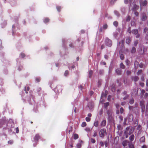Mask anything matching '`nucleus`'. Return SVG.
I'll return each mask as SVG.
<instances>
[{
  "instance_id": "f257e3e1",
  "label": "nucleus",
  "mask_w": 148,
  "mask_h": 148,
  "mask_svg": "<svg viewBox=\"0 0 148 148\" xmlns=\"http://www.w3.org/2000/svg\"><path fill=\"white\" fill-rule=\"evenodd\" d=\"M133 130L132 127H127L124 131V134L126 138L128 137V135H130L133 132Z\"/></svg>"
},
{
  "instance_id": "f03ea898",
  "label": "nucleus",
  "mask_w": 148,
  "mask_h": 148,
  "mask_svg": "<svg viewBox=\"0 0 148 148\" xmlns=\"http://www.w3.org/2000/svg\"><path fill=\"white\" fill-rule=\"evenodd\" d=\"M106 134V130L105 129H101L99 132V136L101 137H103Z\"/></svg>"
},
{
  "instance_id": "7ed1b4c3",
  "label": "nucleus",
  "mask_w": 148,
  "mask_h": 148,
  "mask_svg": "<svg viewBox=\"0 0 148 148\" xmlns=\"http://www.w3.org/2000/svg\"><path fill=\"white\" fill-rule=\"evenodd\" d=\"M132 0H129V1L132 3ZM130 6H132L133 8H132V10L134 11H136L138 8L139 7L138 6L134 4L133 3H131L130 4Z\"/></svg>"
},
{
  "instance_id": "20e7f679",
  "label": "nucleus",
  "mask_w": 148,
  "mask_h": 148,
  "mask_svg": "<svg viewBox=\"0 0 148 148\" xmlns=\"http://www.w3.org/2000/svg\"><path fill=\"white\" fill-rule=\"evenodd\" d=\"M105 44L106 46L110 47L112 45V41L108 38H106L105 40Z\"/></svg>"
},
{
  "instance_id": "39448f33",
  "label": "nucleus",
  "mask_w": 148,
  "mask_h": 148,
  "mask_svg": "<svg viewBox=\"0 0 148 148\" xmlns=\"http://www.w3.org/2000/svg\"><path fill=\"white\" fill-rule=\"evenodd\" d=\"M127 92L126 91H124L122 93V95L123 97V99L124 100L127 99L129 96V95L127 94Z\"/></svg>"
},
{
  "instance_id": "423d86ee",
  "label": "nucleus",
  "mask_w": 148,
  "mask_h": 148,
  "mask_svg": "<svg viewBox=\"0 0 148 148\" xmlns=\"http://www.w3.org/2000/svg\"><path fill=\"white\" fill-rule=\"evenodd\" d=\"M132 33L135 35H136V38H138L139 37L140 35L138 34V31L137 29H134L132 30Z\"/></svg>"
},
{
  "instance_id": "0eeeda50",
  "label": "nucleus",
  "mask_w": 148,
  "mask_h": 148,
  "mask_svg": "<svg viewBox=\"0 0 148 148\" xmlns=\"http://www.w3.org/2000/svg\"><path fill=\"white\" fill-rule=\"evenodd\" d=\"M40 136L38 134H36L34 137L32 139V140L33 142H37L38 140L40 139Z\"/></svg>"
},
{
  "instance_id": "6e6552de",
  "label": "nucleus",
  "mask_w": 148,
  "mask_h": 148,
  "mask_svg": "<svg viewBox=\"0 0 148 148\" xmlns=\"http://www.w3.org/2000/svg\"><path fill=\"white\" fill-rule=\"evenodd\" d=\"M139 2L141 7L142 6H145L147 3V1L146 0L143 1L142 0H140Z\"/></svg>"
},
{
  "instance_id": "1a4fd4ad",
  "label": "nucleus",
  "mask_w": 148,
  "mask_h": 148,
  "mask_svg": "<svg viewBox=\"0 0 148 148\" xmlns=\"http://www.w3.org/2000/svg\"><path fill=\"white\" fill-rule=\"evenodd\" d=\"M107 114H108V116L109 119H111L112 111L110 110H108L107 111Z\"/></svg>"
},
{
  "instance_id": "9d476101",
  "label": "nucleus",
  "mask_w": 148,
  "mask_h": 148,
  "mask_svg": "<svg viewBox=\"0 0 148 148\" xmlns=\"http://www.w3.org/2000/svg\"><path fill=\"white\" fill-rule=\"evenodd\" d=\"M94 104L92 102H89L88 105V107L90 110H91L93 107Z\"/></svg>"
},
{
  "instance_id": "9b49d317",
  "label": "nucleus",
  "mask_w": 148,
  "mask_h": 148,
  "mask_svg": "<svg viewBox=\"0 0 148 148\" xmlns=\"http://www.w3.org/2000/svg\"><path fill=\"white\" fill-rule=\"evenodd\" d=\"M129 143V142L127 140H125L122 142V144L123 146L125 147Z\"/></svg>"
},
{
  "instance_id": "f8f14e48",
  "label": "nucleus",
  "mask_w": 148,
  "mask_h": 148,
  "mask_svg": "<svg viewBox=\"0 0 148 148\" xmlns=\"http://www.w3.org/2000/svg\"><path fill=\"white\" fill-rule=\"evenodd\" d=\"M115 72L118 75L121 74V70L120 69H118L115 70Z\"/></svg>"
},
{
  "instance_id": "ddd939ff",
  "label": "nucleus",
  "mask_w": 148,
  "mask_h": 148,
  "mask_svg": "<svg viewBox=\"0 0 148 148\" xmlns=\"http://www.w3.org/2000/svg\"><path fill=\"white\" fill-rule=\"evenodd\" d=\"M82 141H79L77 145V148H80L82 146Z\"/></svg>"
},
{
  "instance_id": "4468645a",
  "label": "nucleus",
  "mask_w": 148,
  "mask_h": 148,
  "mask_svg": "<svg viewBox=\"0 0 148 148\" xmlns=\"http://www.w3.org/2000/svg\"><path fill=\"white\" fill-rule=\"evenodd\" d=\"M132 79L134 82H136L138 80V77L137 76H134L132 77Z\"/></svg>"
},
{
  "instance_id": "2eb2a0df",
  "label": "nucleus",
  "mask_w": 148,
  "mask_h": 148,
  "mask_svg": "<svg viewBox=\"0 0 148 148\" xmlns=\"http://www.w3.org/2000/svg\"><path fill=\"white\" fill-rule=\"evenodd\" d=\"M60 86L58 85L56 87L54 88V90L55 92H56L57 91L59 92V89H58V88L60 87Z\"/></svg>"
},
{
  "instance_id": "dca6fc26",
  "label": "nucleus",
  "mask_w": 148,
  "mask_h": 148,
  "mask_svg": "<svg viewBox=\"0 0 148 148\" xmlns=\"http://www.w3.org/2000/svg\"><path fill=\"white\" fill-rule=\"evenodd\" d=\"M106 121L105 120H103L101 123V125L102 127L105 126L106 125Z\"/></svg>"
},
{
  "instance_id": "f3484780",
  "label": "nucleus",
  "mask_w": 148,
  "mask_h": 148,
  "mask_svg": "<svg viewBox=\"0 0 148 148\" xmlns=\"http://www.w3.org/2000/svg\"><path fill=\"white\" fill-rule=\"evenodd\" d=\"M108 93L107 91H105V93L104 95L103 93H102L101 94V99H102V98L103 97H106L107 95V93Z\"/></svg>"
},
{
  "instance_id": "a211bd4d",
  "label": "nucleus",
  "mask_w": 148,
  "mask_h": 148,
  "mask_svg": "<svg viewBox=\"0 0 148 148\" xmlns=\"http://www.w3.org/2000/svg\"><path fill=\"white\" fill-rule=\"evenodd\" d=\"M119 34V32L116 31L113 33V36L115 38H116Z\"/></svg>"
},
{
  "instance_id": "6ab92c4d",
  "label": "nucleus",
  "mask_w": 148,
  "mask_h": 148,
  "mask_svg": "<svg viewBox=\"0 0 148 148\" xmlns=\"http://www.w3.org/2000/svg\"><path fill=\"white\" fill-rule=\"evenodd\" d=\"M134 138V136L133 134L130 136L129 137V139L131 141H133Z\"/></svg>"
},
{
  "instance_id": "aec40b11",
  "label": "nucleus",
  "mask_w": 148,
  "mask_h": 148,
  "mask_svg": "<svg viewBox=\"0 0 148 148\" xmlns=\"http://www.w3.org/2000/svg\"><path fill=\"white\" fill-rule=\"evenodd\" d=\"M114 14L116 15L117 17H119L120 15V14L118 11L115 10L114 11Z\"/></svg>"
},
{
  "instance_id": "412c9836",
  "label": "nucleus",
  "mask_w": 148,
  "mask_h": 148,
  "mask_svg": "<svg viewBox=\"0 0 148 148\" xmlns=\"http://www.w3.org/2000/svg\"><path fill=\"white\" fill-rule=\"evenodd\" d=\"M147 18V17L146 16V15L145 14H143V16H142L141 18V20L142 21H145V20Z\"/></svg>"
},
{
  "instance_id": "4be33fe9",
  "label": "nucleus",
  "mask_w": 148,
  "mask_h": 148,
  "mask_svg": "<svg viewBox=\"0 0 148 148\" xmlns=\"http://www.w3.org/2000/svg\"><path fill=\"white\" fill-rule=\"evenodd\" d=\"M133 120V116L132 115H130L129 116V121L132 122Z\"/></svg>"
},
{
  "instance_id": "5701e85b",
  "label": "nucleus",
  "mask_w": 148,
  "mask_h": 148,
  "mask_svg": "<svg viewBox=\"0 0 148 148\" xmlns=\"http://www.w3.org/2000/svg\"><path fill=\"white\" fill-rule=\"evenodd\" d=\"M136 51V49L134 47H133L131 50V53H135Z\"/></svg>"
},
{
  "instance_id": "b1692460",
  "label": "nucleus",
  "mask_w": 148,
  "mask_h": 148,
  "mask_svg": "<svg viewBox=\"0 0 148 148\" xmlns=\"http://www.w3.org/2000/svg\"><path fill=\"white\" fill-rule=\"evenodd\" d=\"M144 101H140V105L141 107H145V106L144 104Z\"/></svg>"
},
{
  "instance_id": "393cba45",
  "label": "nucleus",
  "mask_w": 148,
  "mask_h": 148,
  "mask_svg": "<svg viewBox=\"0 0 148 148\" xmlns=\"http://www.w3.org/2000/svg\"><path fill=\"white\" fill-rule=\"evenodd\" d=\"M134 102V100L133 98L130 99L129 100V102L131 104H132Z\"/></svg>"
},
{
  "instance_id": "a878e982",
  "label": "nucleus",
  "mask_w": 148,
  "mask_h": 148,
  "mask_svg": "<svg viewBox=\"0 0 148 148\" xmlns=\"http://www.w3.org/2000/svg\"><path fill=\"white\" fill-rule=\"evenodd\" d=\"M140 141L141 142H144L145 141V138L144 137H141L140 140Z\"/></svg>"
},
{
  "instance_id": "bb28decb",
  "label": "nucleus",
  "mask_w": 148,
  "mask_h": 148,
  "mask_svg": "<svg viewBox=\"0 0 148 148\" xmlns=\"http://www.w3.org/2000/svg\"><path fill=\"white\" fill-rule=\"evenodd\" d=\"M111 90L112 92H114L115 90L114 85H112L111 87Z\"/></svg>"
},
{
  "instance_id": "cd10ccee",
  "label": "nucleus",
  "mask_w": 148,
  "mask_h": 148,
  "mask_svg": "<svg viewBox=\"0 0 148 148\" xmlns=\"http://www.w3.org/2000/svg\"><path fill=\"white\" fill-rule=\"evenodd\" d=\"M138 42V40H136L134 41V45L135 46H136Z\"/></svg>"
},
{
  "instance_id": "c85d7f7f",
  "label": "nucleus",
  "mask_w": 148,
  "mask_h": 148,
  "mask_svg": "<svg viewBox=\"0 0 148 148\" xmlns=\"http://www.w3.org/2000/svg\"><path fill=\"white\" fill-rule=\"evenodd\" d=\"M69 74V71L67 70H66L64 74V75L65 77H66Z\"/></svg>"
},
{
  "instance_id": "c756f323",
  "label": "nucleus",
  "mask_w": 148,
  "mask_h": 148,
  "mask_svg": "<svg viewBox=\"0 0 148 148\" xmlns=\"http://www.w3.org/2000/svg\"><path fill=\"white\" fill-rule=\"evenodd\" d=\"M120 67L121 68L123 69H125V66L122 63H121L120 64Z\"/></svg>"
},
{
  "instance_id": "7c9ffc66",
  "label": "nucleus",
  "mask_w": 148,
  "mask_h": 148,
  "mask_svg": "<svg viewBox=\"0 0 148 148\" xmlns=\"http://www.w3.org/2000/svg\"><path fill=\"white\" fill-rule=\"evenodd\" d=\"M98 124V122L97 121H95L94 123V125L95 127H97Z\"/></svg>"
},
{
  "instance_id": "2f4dec72",
  "label": "nucleus",
  "mask_w": 148,
  "mask_h": 148,
  "mask_svg": "<svg viewBox=\"0 0 148 148\" xmlns=\"http://www.w3.org/2000/svg\"><path fill=\"white\" fill-rule=\"evenodd\" d=\"M29 88L28 87H25V90L26 92V93H27L28 92H27V91H28L29 90Z\"/></svg>"
},
{
  "instance_id": "473e14b6",
  "label": "nucleus",
  "mask_w": 148,
  "mask_h": 148,
  "mask_svg": "<svg viewBox=\"0 0 148 148\" xmlns=\"http://www.w3.org/2000/svg\"><path fill=\"white\" fill-rule=\"evenodd\" d=\"M121 12L124 13L125 12L126 9L125 7H122L121 8Z\"/></svg>"
},
{
  "instance_id": "72a5a7b5",
  "label": "nucleus",
  "mask_w": 148,
  "mask_h": 148,
  "mask_svg": "<svg viewBox=\"0 0 148 148\" xmlns=\"http://www.w3.org/2000/svg\"><path fill=\"white\" fill-rule=\"evenodd\" d=\"M11 124L10 123H8V124L7 125V128L9 129L10 128L12 127V124L10 125Z\"/></svg>"
},
{
  "instance_id": "f704fd0d",
  "label": "nucleus",
  "mask_w": 148,
  "mask_h": 148,
  "mask_svg": "<svg viewBox=\"0 0 148 148\" xmlns=\"http://www.w3.org/2000/svg\"><path fill=\"white\" fill-rule=\"evenodd\" d=\"M93 73V72L92 70H90V71L89 72V73L88 74V76L89 77H91V76L92 75V74Z\"/></svg>"
},
{
  "instance_id": "c9c22d12",
  "label": "nucleus",
  "mask_w": 148,
  "mask_h": 148,
  "mask_svg": "<svg viewBox=\"0 0 148 148\" xmlns=\"http://www.w3.org/2000/svg\"><path fill=\"white\" fill-rule=\"evenodd\" d=\"M78 138V135L77 134H75L74 136V139H76Z\"/></svg>"
},
{
  "instance_id": "e433bc0d",
  "label": "nucleus",
  "mask_w": 148,
  "mask_h": 148,
  "mask_svg": "<svg viewBox=\"0 0 148 148\" xmlns=\"http://www.w3.org/2000/svg\"><path fill=\"white\" fill-rule=\"evenodd\" d=\"M131 41L130 39V38H127L126 40V42L127 44H129Z\"/></svg>"
},
{
  "instance_id": "4c0bfd02",
  "label": "nucleus",
  "mask_w": 148,
  "mask_h": 148,
  "mask_svg": "<svg viewBox=\"0 0 148 148\" xmlns=\"http://www.w3.org/2000/svg\"><path fill=\"white\" fill-rule=\"evenodd\" d=\"M107 27H108V25L106 24H105L104 25H103V28L104 29H106L107 28Z\"/></svg>"
},
{
  "instance_id": "58836bf2",
  "label": "nucleus",
  "mask_w": 148,
  "mask_h": 148,
  "mask_svg": "<svg viewBox=\"0 0 148 148\" xmlns=\"http://www.w3.org/2000/svg\"><path fill=\"white\" fill-rule=\"evenodd\" d=\"M109 102H107L104 103V107L106 108H107L108 106H109Z\"/></svg>"
},
{
  "instance_id": "ea45409f",
  "label": "nucleus",
  "mask_w": 148,
  "mask_h": 148,
  "mask_svg": "<svg viewBox=\"0 0 148 148\" xmlns=\"http://www.w3.org/2000/svg\"><path fill=\"white\" fill-rule=\"evenodd\" d=\"M113 24L114 25L115 27H117L118 25V22L116 21H114Z\"/></svg>"
},
{
  "instance_id": "a19ab883",
  "label": "nucleus",
  "mask_w": 148,
  "mask_h": 148,
  "mask_svg": "<svg viewBox=\"0 0 148 148\" xmlns=\"http://www.w3.org/2000/svg\"><path fill=\"white\" fill-rule=\"evenodd\" d=\"M49 19L48 18H45L44 19V22L45 23H47V22H49Z\"/></svg>"
},
{
  "instance_id": "79ce46f5",
  "label": "nucleus",
  "mask_w": 148,
  "mask_h": 148,
  "mask_svg": "<svg viewBox=\"0 0 148 148\" xmlns=\"http://www.w3.org/2000/svg\"><path fill=\"white\" fill-rule=\"evenodd\" d=\"M56 8L57 10L59 12L60 11V9L61 8V7L60 6H57Z\"/></svg>"
},
{
  "instance_id": "37998d69",
  "label": "nucleus",
  "mask_w": 148,
  "mask_h": 148,
  "mask_svg": "<svg viewBox=\"0 0 148 148\" xmlns=\"http://www.w3.org/2000/svg\"><path fill=\"white\" fill-rule=\"evenodd\" d=\"M20 56L22 58H23L25 56V55L23 53H21L20 54Z\"/></svg>"
},
{
  "instance_id": "c03bdc74",
  "label": "nucleus",
  "mask_w": 148,
  "mask_h": 148,
  "mask_svg": "<svg viewBox=\"0 0 148 148\" xmlns=\"http://www.w3.org/2000/svg\"><path fill=\"white\" fill-rule=\"evenodd\" d=\"M117 0H111L110 3L111 4H113Z\"/></svg>"
},
{
  "instance_id": "a18cd8bd",
  "label": "nucleus",
  "mask_w": 148,
  "mask_h": 148,
  "mask_svg": "<svg viewBox=\"0 0 148 148\" xmlns=\"http://www.w3.org/2000/svg\"><path fill=\"white\" fill-rule=\"evenodd\" d=\"M129 148H134V145L132 144H130L129 145Z\"/></svg>"
},
{
  "instance_id": "49530a36",
  "label": "nucleus",
  "mask_w": 148,
  "mask_h": 148,
  "mask_svg": "<svg viewBox=\"0 0 148 148\" xmlns=\"http://www.w3.org/2000/svg\"><path fill=\"white\" fill-rule=\"evenodd\" d=\"M86 123L85 122H83L82 124V127H84L86 126Z\"/></svg>"
},
{
  "instance_id": "de8ad7c7",
  "label": "nucleus",
  "mask_w": 148,
  "mask_h": 148,
  "mask_svg": "<svg viewBox=\"0 0 148 148\" xmlns=\"http://www.w3.org/2000/svg\"><path fill=\"white\" fill-rule=\"evenodd\" d=\"M86 120L87 122H89L90 120V118L88 117H86Z\"/></svg>"
},
{
  "instance_id": "09e8293b",
  "label": "nucleus",
  "mask_w": 148,
  "mask_h": 148,
  "mask_svg": "<svg viewBox=\"0 0 148 148\" xmlns=\"http://www.w3.org/2000/svg\"><path fill=\"white\" fill-rule=\"evenodd\" d=\"M90 141H91V142L92 143H95V140L94 139H93V138H91Z\"/></svg>"
},
{
  "instance_id": "8fccbe9b",
  "label": "nucleus",
  "mask_w": 148,
  "mask_h": 148,
  "mask_svg": "<svg viewBox=\"0 0 148 148\" xmlns=\"http://www.w3.org/2000/svg\"><path fill=\"white\" fill-rule=\"evenodd\" d=\"M22 68H23V67L22 66H21V65L19 66L18 67V69L19 71H20L22 69Z\"/></svg>"
},
{
  "instance_id": "3c124183",
  "label": "nucleus",
  "mask_w": 148,
  "mask_h": 148,
  "mask_svg": "<svg viewBox=\"0 0 148 148\" xmlns=\"http://www.w3.org/2000/svg\"><path fill=\"white\" fill-rule=\"evenodd\" d=\"M141 112L143 113L145 112V107H141Z\"/></svg>"
},
{
  "instance_id": "603ef678",
  "label": "nucleus",
  "mask_w": 148,
  "mask_h": 148,
  "mask_svg": "<svg viewBox=\"0 0 148 148\" xmlns=\"http://www.w3.org/2000/svg\"><path fill=\"white\" fill-rule=\"evenodd\" d=\"M120 57L121 59L122 60H123L124 58V56L123 54H121L120 55Z\"/></svg>"
},
{
  "instance_id": "864d4df0",
  "label": "nucleus",
  "mask_w": 148,
  "mask_h": 148,
  "mask_svg": "<svg viewBox=\"0 0 148 148\" xmlns=\"http://www.w3.org/2000/svg\"><path fill=\"white\" fill-rule=\"evenodd\" d=\"M130 16H128L126 18V21H129L130 20Z\"/></svg>"
},
{
  "instance_id": "5fc2aeb1",
  "label": "nucleus",
  "mask_w": 148,
  "mask_h": 148,
  "mask_svg": "<svg viewBox=\"0 0 148 148\" xmlns=\"http://www.w3.org/2000/svg\"><path fill=\"white\" fill-rule=\"evenodd\" d=\"M125 62L126 63L127 65H128L129 63H130V61L128 60H127L125 61Z\"/></svg>"
},
{
  "instance_id": "6e6d98bb",
  "label": "nucleus",
  "mask_w": 148,
  "mask_h": 148,
  "mask_svg": "<svg viewBox=\"0 0 148 148\" xmlns=\"http://www.w3.org/2000/svg\"><path fill=\"white\" fill-rule=\"evenodd\" d=\"M131 73V71H126V74L127 75H128L130 74Z\"/></svg>"
},
{
  "instance_id": "4d7b16f0",
  "label": "nucleus",
  "mask_w": 148,
  "mask_h": 148,
  "mask_svg": "<svg viewBox=\"0 0 148 148\" xmlns=\"http://www.w3.org/2000/svg\"><path fill=\"white\" fill-rule=\"evenodd\" d=\"M142 72V70H139L138 71V73H137V75H140V73H141Z\"/></svg>"
},
{
  "instance_id": "13d9d810",
  "label": "nucleus",
  "mask_w": 148,
  "mask_h": 148,
  "mask_svg": "<svg viewBox=\"0 0 148 148\" xmlns=\"http://www.w3.org/2000/svg\"><path fill=\"white\" fill-rule=\"evenodd\" d=\"M97 132L95 131H94V134L93 135V136L94 137H95L97 136Z\"/></svg>"
},
{
  "instance_id": "bf43d9fd",
  "label": "nucleus",
  "mask_w": 148,
  "mask_h": 148,
  "mask_svg": "<svg viewBox=\"0 0 148 148\" xmlns=\"http://www.w3.org/2000/svg\"><path fill=\"white\" fill-rule=\"evenodd\" d=\"M120 112L122 114L123 113V108H121L120 110Z\"/></svg>"
},
{
  "instance_id": "052dcab7",
  "label": "nucleus",
  "mask_w": 148,
  "mask_h": 148,
  "mask_svg": "<svg viewBox=\"0 0 148 148\" xmlns=\"http://www.w3.org/2000/svg\"><path fill=\"white\" fill-rule=\"evenodd\" d=\"M140 85L142 87H143L144 86V83L142 82H140Z\"/></svg>"
},
{
  "instance_id": "680f3d73",
  "label": "nucleus",
  "mask_w": 148,
  "mask_h": 148,
  "mask_svg": "<svg viewBox=\"0 0 148 148\" xmlns=\"http://www.w3.org/2000/svg\"><path fill=\"white\" fill-rule=\"evenodd\" d=\"M36 81L37 82H38L40 81V79L39 78H36Z\"/></svg>"
},
{
  "instance_id": "e2e57ef3",
  "label": "nucleus",
  "mask_w": 148,
  "mask_h": 148,
  "mask_svg": "<svg viewBox=\"0 0 148 148\" xmlns=\"http://www.w3.org/2000/svg\"><path fill=\"white\" fill-rule=\"evenodd\" d=\"M101 64L103 65H106V63L105 62H103V61H101Z\"/></svg>"
},
{
  "instance_id": "0e129e2a",
  "label": "nucleus",
  "mask_w": 148,
  "mask_h": 148,
  "mask_svg": "<svg viewBox=\"0 0 148 148\" xmlns=\"http://www.w3.org/2000/svg\"><path fill=\"white\" fill-rule=\"evenodd\" d=\"M13 143V141L12 140H10L8 142V143L10 144H12Z\"/></svg>"
},
{
  "instance_id": "69168bd1",
  "label": "nucleus",
  "mask_w": 148,
  "mask_h": 148,
  "mask_svg": "<svg viewBox=\"0 0 148 148\" xmlns=\"http://www.w3.org/2000/svg\"><path fill=\"white\" fill-rule=\"evenodd\" d=\"M145 90H142L141 91V94L142 95H143L144 93H145Z\"/></svg>"
},
{
  "instance_id": "338daca9",
  "label": "nucleus",
  "mask_w": 148,
  "mask_h": 148,
  "mask_svg": "<svg viewBox=\"0 0 148 148\" xmlns=\"http://www.w3.org/2000/svg\"><path fill=\"white\" fill-rule=\"evenodd\" d=\"M100 145H101V146H103L104 145V143H103V142L102 141H101L100 142Z\"/></svg>"
},
{
  "instance_id": "774afa93",
  "label": "nucleus",
  "mask_w": 148,
  "mask_h": 148,
  "mask_svg": "<svg viewBox=\"0 0 148 148\" xmlns=\"http://www.w3.org/2000/svg\"><path fill=\"white\" fill-rule=\"evenodd\" d=\"M103 73V70H101L99 71V73L100 74H102Z\"/></svg>"
}]
</instances>
